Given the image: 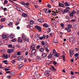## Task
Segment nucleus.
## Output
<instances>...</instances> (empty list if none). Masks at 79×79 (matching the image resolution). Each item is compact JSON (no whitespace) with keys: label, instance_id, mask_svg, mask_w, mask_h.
Instances as JSON below:
<instances>
[{"label":"nucleus","instance_id":"obj_1","mask_svg":"<svg viewBox=\"0 0 79 79\" xmlns=\"http://www.w3.org/2000/svg\"><path fill=\"white\" fill-rule=\"evenodd\" d=\"M53 54H54V56L57 57H58V56L60 55V54L57 53V52H56L55 49L53 50Z\"/></svg>","mask_w":79,"mask_h":79},{"label":"nucleus","instance_id":"obj_2","mask_svg":"<svg viewBox=\"0 0 79 79\" xmlns=\"http://www.w3.org/2000/svg\"><path fill=\"white\" fill-rule=\"evenodd\" d=\"M35 28L38 30L39 32H41L42 31V29H41V27L39 26H36L35 27Z\"/></svg>","mask_w":79,"mask_h":79},{"label":"nucleus","instance_id":"obj_3","mask_svg":"<svg viewBox=\"0 0 79 79\" xmlns=\"http://www.w3.org/2000/svg\"><path fill=\"white\" fill-rule=\"evenodd\" d=\"M50 72L49 70H46L44 73V75L46 77L49 76Z\"/></svg>","mask_w":79,"mask_h":79},{"label":"nucleus","instance_id":"obj_4","mask_svg":"<svg viewBox=\"0 0 79 79\" xmlns=\"http://www.w3.org/2000/svg\"><path fill=\"white\" fill-rule=\"evenodd\" d=\"M42 45H44V47H48V45L47 44V43L46 41H42Z\"/></svg>","mask_w":79,"mask_h":79},{"label":"nucleus","instance_id":"obj_5","mask_svg":"<svg viewBox=\"0 0 79 79\" xmlns=\"http://www.w3.org/2000/svg\"><path fill=\"white\" fill-rule=\"evenodd\" d=\"M69 10V7H67L63 12V14H64L65 13H68Z\"/></svg>","mask_w":79,"mask_h":79},{"label":"nucleus","instance_id":"obj_6","mask_svg":"<svg viewBox=\"0 0 79 79\" xmlns=\"http://www.w3.org/2000/svg\"><path fill=\"white\" fill-rule=\"evenodd\" d=\"M36 51L35 50H34V49H33L31 51V53L30 54V57H32L33 56H34V54H33V53L32 52H33V53H34V54H35V52H36Z\"/></svg>","mask_w":79,"mask_h":79},{"label":"nucleus","instance_id":"obj_7","mask_svg":"<svg viewBox=\"0 0 79 79\" xmlns=\"http://www.w3.org/2000/svg\"><path fill=\"white\" fill-rule=\"evenodd\" d=\"M74 52L73 50H70V57H72L73 55H74Z\"/></svg>","mask_w":79,"mask_h":79},{"label":"nucleus","instance_id":"obj_8","mask_svg":"<svg viewBox=\"0 0 79 79\" xmlns=\"http://www.w3.org/2000/svg\"><path fill=\"white\" fill-rule=\"evenodd\" d=\"M27 38V36H26L24 34V33L22 34V39H23V40H26Z\"/></svg>","mask_w":79,"mask_h":79},{"label":"nucleus","instance_id":"obj_9","mask_svg":"<svg viewBox=\"0 0 79 79\" xmlns=\"http://www.w3.org/2000/svg\"><path fill=\"white\" fill-rule=\"evenodd\" d=\"M47 53L45 54V53H43L41 55V57H42V58H45L46 57H47Z\"/></svg>","mask_w":79,"mask_h":79},{"label":"nucleus","instance_id":"obj_10","mask_svg":"<svg viewBox=\"0 0 79 79\" xmlns=\"http://www.w3.org/2000/svg\"><path fill=\"white\" fill-rule=\"evenodd\" d=\"M14 49H9L8 51H7V52L8 53H13V52H14Z\"/></svg>","mask_w":79,"mask_h":79},{"label":"nucleus","instance_id":"obj_11","mask_svg":"<svg viewBox=\"0 0 79 79\" xmlns=\"http://www.w3.org/2000/svg\"><path fill=\"white\" fill-rule=\"evenodd\" d=\"M16 9L17 10H18V11H20V12H22V11H23V9H22V8L19 7H17L16 8Z\"/></svg>","mask_w":79,"mask_h":79},{"label":"nucleus","instance_id":"obj_12","mask_svg":"<svg viewBox=\"0 0 79 79\" xmlns=\"http://www.w3.org/2000/svg\"><path fill=\"white\" fill-rule=\"evenodd\" d=\"M35 38L37 39V40H40V36L38 35H35Z\"/></svg>","mask_w":79,"mask_h":79},{"label":"nucleus","instance_id":"obj_13","mask_svg":"<svg viewBox=\"0 0 79 79\" xmlns=\"http://www.w3.org/2000/svg\"><path fill=\"white\" fill-rule=\"evenodd\" d=\"M9 37L10 39H13L14 37H15V35H14V34L11 33Z\"/></svg>","mask_w":79,"mask_h":79},{"label":"nucleus","instance_id":"obj_14","mask_svg":"<svg viewBox=\"0 0 79 79\" xmlns=\"http://www.w3.org/2000/svg\"><path fill=\"white\" fill-rule=\"evenodd\" d=\"M48 10H49L48 8H45L44 9V12H45V13L46 14L48 13Z\"/></svg>","mask_w":79,"mask_h":79},{"label":"nucleus","instance_id":"obj_15","mask_svg":"<svg viewBox=\"0 0 79 79\" xmlns=\"http://www.w3.org/2000/svg\"><path fill=\"white\" fill-rule=\"evenodd\" d=\"M38 21L40 22V23H42L44 21V19H38Z\"/></svg>","mask_w":79,"mask_h":79},{"label":"nucleus","instance_id":"obj_16","mask_svg":"<svg viewBox=\"0 0 79 79\" xmlns=\"http://www.w3.org/2000/svg\"><path fill=\"white\" fill-rule=\"evenodd\" d=\"M53 56H52V54L50 53L48 56V59H50V58H52Z\"/></svg>","mask_w":79,"mask_h":79},{"label":"nucleus","instance_id":"obj_17","mask_svg":"<svg viewBox=\"0 0 79 79\" xmlns=\"http://www.w3.org/2000/svg\"><path fill=\"white\" fill-rule=\"evenodd\" d=\"M43 27H44L46 28H47L48 27V25L47 23H44L43 25Z\"/></svg>","mask_w":79,"mask_h":79},{"label":"nucleus","instance_id":"obj_18","mask_svg":"<svg viewBox=\"0 0 79 79\" xmlns=\"http://www.w3.org/2000/svg\"><path fill=\"white\" fill-rule=\"evenodd\" d=\"M19 59L20 60L22 61L24 60V57L23 56H19Z\"/></svg>","mask_w":79,"mask_h":79},{"label":"nucleus","instance_id":"obj_19","mask_svg":"<svg viewBox=\"0 0 79 79\" xmlns=\"http://www.w3.org/2000/svg\"><path fill=\"white\" fill-rule=\"evenodd\" d=\"M22 16L24 18H26V17H27V14H26L23 13L22 14Z\"/></svg>","mask_w":79,"mask_h":79},{"label":"nucleus","instance_id":"obj_20","mask_svg":"<svg viewBox=\"0 0 79 79\" xmlns=\"http://www.w3.org/2000/svg\"><path fill=\"white\" fill-rule=\"evenodd\" d=\"M31 49H34L35 48V46L34 44H32L30 47Z\"/></svg>","mask_w":79,"mask_h":79},{"label":"nucleus","instance_id":"obj_21","mask_svg":"<svg viewBox=\"0 0 79 79\" xmlns=\"http://www.w3.org/2000/svg\"><path fill=\"white\" fill-rule=\"evenodd\" d=\"M45 50V49L43 48H41L40 49V51L41 52H43Z\"/></svg>","mask_w":79,"mask_h":79},{"label":"nucleus","instance_id":"obj_22","mask_svg":"<svg viewBox=\"0 0 79 79\" xmlns=\"http://www.w3.org/2000/svg\"><path fill=\"white\" fill-rule=\"evenodd\" d=\"M65 30L66 31H67V32H71V29L69 28H67L66 27L65 28Z\"/></svg>","mask_w":79,"mask_h":79},{"label":"nucleus","instance_id":"obj_23","mask_svg":"<svg viewBox=\"0 0 79 79\" xmlns=\"http://www.w3.org/2000/svg\"><path fill=\"white\" fill-rule=\"evenodd\" d=\"M1 22H4L6 21V18H2V19H1Z\"/></svg>","mask_w":79,"mask_h":79},{"label":"nucleus","instance_id":"obj_24","mask_svg":"<svg viewBox=\"0 0 79 79\" xmlns=\"http://www.w3.org/2000/svg\"><path fill=\"white\" fill-rule=\"evenodd\" d=\"M58 12H59V13H63L62 14H63V12H64V11H63V10L62 9H59L58 10Z\"/></svg>","mask_w":79,"mask_h":79},{"label":"nucleus","instance_id":"obj_25","mask_svg":"<svg viewBox=\"0 0 79 79\" xmlns=\"http://www.w3.org/2000/svg\"><path fill=\"white\" fill-rule=\"evenodd\" d=\"M23 66V64H21L18 66V68L19 69H20Z\"/></svg>","mask_w":79,"mask_h":79},{"label":"nucleus","instance_id":"obj_26","mask_svg":"<svg viewBox=\"0 0 79 79\" xmlns=\"http://www.w3.org/2000/svg\"><path fill=\"white\" fill-rule=\"evenodd\" d=\"M59 6H60V7H62V6H64V4L62 3H61L60 2H59Z\"/></svg>","mask_w":79,"mask_h":79},{"label":"nucleus","instance_id":"obj_27","mask_svg":"<svg viewBox=\"0 0 79 79\" xmlns=\"http://www.w3.org/2000/svg\"><path fill=\"white\" fill-rule=\"evenodd\" d=\"M51 32V29L50 28H48L47 29V33H49V32Z\"/></svg>","mask_w":79,"mask_h":79},{"label":"nucleus","instance_id":"obj_28","mask_svg":"<svg viewBox=\"0 0 79 79\" xmlns=\"http://www.w3.org/2000/svg\"><path fill=\"white\" fill-rule=\"evenodd\" d=\"M3 56L4 58H6L5 59H6V58H8V55H5V54H3Z\"/></svg>","mask_w":79,"mask_h":79},{"label":"nucleus","instance_id":"obj_29","mask_svg":"<svg viewBox=\"0 0 79 79\" xmlns=\"http://www.w3.org/2000/svg\"><path fill=\"white\" fill-rule=\"evenodd\" d=\"M64 4H65V6H69V4L68 2H65Z\"/></svg>","mask_w":79,"mask_h":79},{"label":"nucleus","instance_id":"obj_30","mask_svg":"<svg viewBox=\"0 0 79 79\" xmlns=\"http://www.w3.org/2000/svg\"><path fill=\"white\" fill-rule=\"evenodd\" d=\"M6 37H7V36L5 35H2V39H5V38H6Z\"/></svg>","mask_w":79,"mask_h":79},{"label":"nucleus","instance_id":"obj_31","mask_svg":"<svg viewBox=\"0 0 79 79\" xmlns=\"http://www.w3.org/2000/svg\"><path fill=\"white\" fill-rule=\"evenodd\" d=\"M18 42H19L20 43H21V42H23V40H22L21 39H18Z\"/></svg>","mask_w":79,"mask_h":79},{"label":"nucleus","instance_id":"obj_32","mask_svg":"<svg viewBox=\"0 0 79 79\" xmlns=\"http://www.w3.org/2000/svg\"><path fill=\"white\" fill-rule=\"evenodd\" d=\"M44 48H45L46 51L48 52H49V50L48 49V47H44Z\"/></svg>","mask_w":79,"mask_h":79},{"label":"nucleus","instance_id":"obj_33","mask_svg":"<svg viewBox=\"0 0 79 79\" xmlns=\"http://www.w3.org/2000/svg\"><path fill=\"white\" fill-rule=\"evenodd\" d=\"M15 74V72H11L10 73V75H12V76H13Z\"/></svg>","mask_w":79,"mask_h":79},{"label":"nucleus","instance_id":"obj_34","mask_svg":"<svg viewBox=\"0 0 79 79\" xmlns=\"http://www.w3.org/2000/svg\"><path fill=\"white\" fill-rule=\"evenodd\" d=\"M68 28H71V27H72V25L69 24L68 25Z\"/></svg>","mask_w":79,"mask_h":79},{"label":"nucleus","instance_id":"obj_35","mask_svg":"<svg viewBox=\"0 0 79 79\" xmlns=\"http://www.w3.org/2000/svg\"><path fill=\"white\" fill-rule=\"evenodd\" d=\"M70 17H73L74 16V14L72 13H70L69 14Z\"/></svg>","mask_w":79,"mask_h":79},{"label":"nucleus","instance_id":"obj_36","mask_svg":"<svg viewBox=\"0 0 79 79\" xmlns=\"http://www.w3.org/2000/svg\"><path fill=\"white\" fill-rule=\"evenodd\" d=\"M20 4L23 5H26V3L24 2H20Z\"/></svg>","mask_w":79,"mask_h":79},{"label":"nucleus","instance_id":"obj_37","mask_svg":"<svg viewBox=\"0 0 79 79\" xmlns=\"http://www.w3.org/2000/svg\"><path fill=\"white\" fill-rule=\"evenodd\" d=\"M25 40L24 42H29V39H26Z\"/></svg>","mask_w":79,"mask_h":79},{"label":"nucleus","instance_id":"obj_38","mask_svg":"<svg viewBox=\"0 0 79 79\" xmlns=\"http://www.w3.org/2000/svg\"><path fill=\"white\" fill-rule=\"evenodd\" d=\"M46 64L47 66H48V65L50 64V63L48 61L46 62Z\"/></svg>","mask_w":79,"mask_h":79},{"label":"nucleus","instance_id":"obj_39","mask_svg":"<svg viewBox=\"0 0 79 79\" xmlns=\"http://www.w3.org/2000/svg\"><path fill=\"white\" fill-rule=\"evenodd\" d=\"M47 6L49 8H52V6L49 4H48Z\"/></svg>","mask_w":79,"mask_h":79},{"label":"nucleus","instance_id":"obj_40","mask_svg":"<svg viewBox=\"0 0 79 79\" xmlns=\"http://www.w3.org/2000/svg\"><path fill=\"white\" fill-rule=\"evenodd\" d=\"M30 24H34V21L32 20L30 21Z\"/></svg>","mask_w":79,"mask_h":79},{"label":"nucleus","instance_id":"obj_41","mask_svg":"<svg viewBox=\"0 0 79 79\" xmlns=\"http://www.w3.org/2000/svg\"><path fill=\"white\" fill-rule=\"evenodd\" d=\"M53 42L55 44H57V43H58V42H57L56 40H54L53 41Z\"/></svg>","mask_w":79,"mask_h":79},{"label":"nucleus","instance_id":"obj_42","mask_svg":"<svg viewBox=\"0 0 79 79\" xmlns=\"http://www.w3.org/2000/svg\"><path fill=\"white\" fill-rule=\"evenodd\" d=\"M8 1L5 0L4 1V4H6L8 3Z\"/></svg>","mask_w":79,"mask_h":79},{"label":"nucleus","instance_id":"obj_43","mask_svg":"<svg viewBox=\"0 0 79 79\" xmlns=\"http://www.w3.org/2000/svg\"><path fill=\"white\" fill-rule=\"evenodd\" d=\"M40 77V75H39V74H36V77L37 78H39Z\"/></svg>","mask_w":79,"mask_h":79},{"label":"nucleus","instance_id":"obj_44","mask_svg":"<svg viewBox=\"0 0 79 79\" xmlns=\"http://www.w3.org/2000/svg\"><path fill=\"white\" fill-rule=\"evenodd\" d=\"M12 63V64H14L16 62V61L15 60H12V61H11Z\"/></svg>","mask_w":79,"mask_h":79},{"label":"nucleus","instance_id":"obj_45","mask_svg":"<svg viewBox=\"0 0 79 79\" xmlns=\"http://www.w3.org/2000/svg\"><path fill=\"white\" fill-rule=\"evenodd\" d=\"M13 24V23H12V22H10V23L9 24H8V26H11V25H12Z\"/></svg>","mask_w":79,"mask_h":79},{"label":"nucleus","instance_id":"obj_46","mask_svg":"<svg viewBox=\"0 0 79 79\" xmlns=\"http://www.w3.org/2000/svg\"><path fill=\"white\" fill-rule=\"evenodd\" d=\"M11 42H15L16 41V39H12L11 40Z\"/></svg>","mask_w":79,"mask_h":79},{"label":"nucleus","instance_id":"obj_47","mask_svg":"<svg viewBox=\"0 0 79 79\" xmlns=\"http://www.w3.org/2000/svg\"><path fill=\"white\" fill-rule=\"evenodd\" d=\"M75 21H76V20L75 19H72L71 21V23H73V22H75Z\"/></svg>","mask_w":79,"mask_h":79},{"label":"nucleus","instance_id":"obj_48","mask_svg":"<svg viewBox=\"0 0 79 79\" xmlns=\"http://www.w3.org/2000/svg\"><path fill=\"white\" fill-rule=\"evenodd\" d=\"M76 13V11L73 10V11H72V13L73 14V15L74 14H75Z\"/></svg>","mask_w":79,"mask_h":79},{"label":"nucleus","instance_id":"obj_49","mask_svg":"<svg viewBox=\"0 0 79 79\" xmlns=\"http://www.w3.org/2000/svg\"><path fill=\"white\" fill-rule=\"evenodd\" d=\"M53 64H54V65H56V64H57V62L56 61H55L53 62Z\"/></svg>","mask_w":79,"mask_h":79},{"label":"nucleus","instance_id":"obj_50","mask_svg":"<svg viewBox=\"0 0 79 79\" xmlns=\"http://www.w3.org/2000/svg\"><path fill=\"white\" fill-rule=\"evenodd\" d=\"M52 69H53V70H56V69L55 68V67H54V66H52Z\"/></svg>","mask_w":79,"mask_h":79},{"label":"nucleus","instance_id":"obj_51","mask_svg":"<svg viewBox=\"0 0 79 79\" xmlns=\"http://www.w3.org/2000/svg\"><path fill=\"white\" fill-rule=\"evenodd\" d=\"M65 18H66V19H69V17L68 15L66 16Z\"/></svg>","mask_w":79,"mask_h":79},{"label":"nucleus","instance_id":"obj_52","mask_svg":"<svg viewBox=\"0 0 79 79\" xmlns=\"http://www.w3.org/2000/svg\"><path fill=\"white\" fill-rule=\"evenodd\" d=\"M78 55H79V54L78 53H77L75 54V56L76 57H77V56H78Z\"/></svg>","mask_w":79,"mask_h":79},{"label":"nucleus","instance_id":"obj_53","mask_svg":"<svg viewBox=\"0 0 79 79\" xmlns=\"http://www.w3.org/2000/svg\"><path fill=\"white\" fill-rule=\"evenodd\" d=\"M31 26H30L29 24H28L27 26V28H31Z\"/></svg>","mask_w":79,"mask_h":79},{"label":"nucleus","instance_id":"obj_54","mask_svg":"<svg viewBox=\"0 0 79 79\" xmlns=\"http://www.w3.org/2000/svg\"><path fill=\"white\" fill-rule=\"evenodd\" d=\"M40 45H38L37 46V49H39V48H40Z\"/></svg>","mask_w":79,"mask_h":79},{"label":"nucleus","instance_id":"obj_55","mask_svg":"<svg viewBox=\"0 0 79 79\" xmlns=\"http://www.w3.org/2000/svg\"><path fill=\"white\" fill-rule=\"evenodd\" d=\"M62 58H63L64 60H65V59H64V58H65V56L64 55L63 56Z\"/></svg>","mask_w":79,"mask_h":79},{"label":"nucleus","instance_id":"obj_56","mask_svg":"<svg viewBox=\"0 0 79 79\" xmlns=\"http://www.w3.org/2000/svg\"><path fill=\"white\" fill-rule=\"evenodd\" d=\"M5 71H9V70H11V69H7L6 68L5 69Z\"/></svg>","mask_w":79,"mask_h":79},{"label":"nucleus","instance_id":"obj_57","mask_svg":"<svg viewBox=\"0 0 79 79\" xmlns=\"http://www.w3.org/2000/svg\"><path fill=\"white\" fill-rule=\"evenodd\" d=\"M2 63H6L8 62V61L6 60H4L2 61Z\"/></svg>","mask_w":79,"mask_h":79},{"label":"nucleus","instance_id":"obj_58","mask_svg":"<svg viewBox=\"0 0 79 79\" xmlns=\"http://www.w3.org/2000/svg\"><path fill=\"white\" fill-rule=\"evenodd\" d=\"M21 75L20 74H18L17 75V76H18V77H21Z\"/></svg>","mask_w":79,"mask_h":79},{"label":"nucleus","instance_id":"obj_59","mask_svg":"<svg viewBox=\"0 0 79 79\" xmlns=\"http://www.w3.org/2000/svg\"><path fill=\"white\" fill-rule=\"evenodd\" d=\"M7 78L8 79H10L11 77V76L10 75H9L7 76Z\"/></svg>","mask_w":79,"mask_h":79},{"label":"nucleus","instance_id":"obj_60","mask_svg":"<svg viewBox=\"0 0 79 79\" xmlns=\"http://www.w3.org/2000/svg\"><path fill=\"white\" fill-rule=\"evenodd\" d=\"M60 26L61 27H64V24L62 23L60 24Z\"/></svg>","mask_w":79,"mask_h":79},{"label":"nucleus","instance_id":"obj_61","mask_svg":"<svg viewBox=\"0 0 79 79\" xmlns=\"http://www.w3.org/2000/svg\"><path fill=\"white\" fill-rule=\"evenodd\" d=\"M49 36H48V35H46V39H48V37H49Z\"/></svg>","mask_w":79,"mask_h":79},{"label":"nucleus","instance_id":"obj_62","mask_svg":"<svg viewBox=\"0 0 79 79\" xmlns=\"http://www.w3.org/2000/svg\"><path fill=\"white\" fill-rule=\"evenodd\" d=\"M21 55V53L19 52H17V55Z\"/></svg>","mask_w":79,"mask_h":79},{"label":"nucleus","instance_id":"obj_63","mask_svg":"<svg viewBox=\"0 0 79 79\" xmlns=\"http://www.w3.org/2000/svg\"><path fill=\"white\" fill-rule=\"evenodd\" d=\"M46 36L45 35H43V38L44 39H46V38L45 37Z\"/></svg>","mask_w":79,"mask_h":79},{"label":"nucleus","instance_id":"obj_64","mask_svg":"<svg viewBox=\"0 0 79 79\" xmlns=\"http://www.w3.org/2000/svg\"><path fill=\"white\" fill-rule=\"evenodd\" d=\"M53 33H51L50 34V37H52V35H53Z\"/></svg>","mask_w":79,"mask_h":79}]
</instances>
